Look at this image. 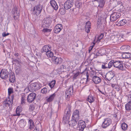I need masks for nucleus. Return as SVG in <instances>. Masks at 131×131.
I'll list each match as a JSON object with an SVG mask.
<instances>
[{"instance_id":"obj_24","label":"nucleus","mask_w":131,"mask_h":131,"mask_svg":"<svg viewBox=\"0 0 131 131\" xmlns=\"http://www.w3.org/2000/svg\"><path fill=\"white\" fill-rule=\"evenodd\" d=\"M26 124V122L23 119H21L19 122V125L21 128H24Z\"/></svg>"},{"instance_id":"obj_47","label":"nucleus","mask_w":131,"mask_h":131,"mask_svg":"<svg viewBox=\"0 0 131 131\" xmlns=\"http://www.w3.org/2000/svg\"><path fill=\"white\" fill-rule=\"evenodd\" d=\"M75 4V5L76 7L77 8H80L81 7L82 3L81 2H79L77 5H76Z\"/></svg>"},{"instance_id":"obj_11","label":"nucleus","mask_w":131,"mask_h":131,"mask_svg":"<svg viewBox=\"0 0 131 131\" xmlns=\"http://www.w3.org/2000/svg\"><path fill=\"white\" fill-rule=\"evenodd\" d=\"M13 17L15 19H17L19 18L20 12L19 9L17 8H15L13 10Z\"/></svg>"},{"instance_id":"obj_8","label":"nucleus","mask_w":131,"mask_h":131,"mask_svg":"<svg viewBox=\"0 0 131 131\" xmlns=\"http://www.w3.org/2000/svg\"><path fill=\"white\" fill-rule=\"evenodd\" d=\"M121 15L119 13L116 12L113 13L111 15L110 20L111 21H115L119 18Z\"/></svg>"},{"instance_id":"obj_61","label":"nucleus","mask_w":131,"mask_h":131,"mask_svg":"<svg viewBox=\"0 0 131 131\" xmlns=\"http://www.w3.org/2000/svg\"><path fill=\"white\" fill-rule=\"evenodd\" d=\"M91 49H90L89 50V52L91 51V50H92V49L93 48V47H91Z\"/></svg>"},{"instance_id":"obj_49","label":"nucleus","mask_w":131,"mask_h":131,"mask_svg":"<svg viewBox=\"0 0 131 131\" xmlns=\"http://www.w3.org/2000/svg\"><path fill=\"white\" fill-rule=\"evenodd\" d=\"M21 71V69L19 67L17 68L15 70V72L17 74H18L20 73Z\"/></svg>"},{"instance_id":"obj_40","label":"nucleus","mask_w":131,"mask_h":131,"mask_svg":"<svg viewBox=\"0 0 131 131\" xmlns=\"http://www.w3.org/2000/svg\"><path fill=\"white\" fill-rule=\"evenodd\" d=\"M14 89L12 88H9L8 89V92L9 95L13 93Z\"/></svg>"},{"instance_id":"obj_28","label":"nucleus","mask_w":131,"mask_h":131,"mask_svg":"<svg viewBox=\"0 0 131 131\" xmlns=\"http://www.w3.org/2000/svg\"><path fill=\"white\" fill-rule=\"evenodd\" d=\"M22 111V108L20 106H18L16 109V112L17 115L19 116L20 113Z\"/></svg>"},{"instance_id":"obj_41","label":"nucleus","mask_w":131,"mask_h":131,"mask_svg":"<svg viewBox=\"0 0 131 131\" xmlns=\"http://www.w3.org/2000/svg\"><path fill=\"white\" fill-rule=\"evenodd\" d=\"M102 68L103 69H105L108 68V63H105L102 65Z\"/></svg>"},{"instance_id":"obj_63","label":"nucleus","mask_w":131,"mask_h":131,"mask_svg":"<svg viewBox=\"0 0 131 131\" xmlns=\"http://www.w3.org/2000/svg\"><path fill=\"white\" fill-rule=\"evenodd\" d=\"M14 61H17V60L15 59V60H14Z\"/></svg>"},{"instance_id":"obj_1","label":"nucleus","mask_w":131,"mask_h":131,"mask_svg":"<svg viewBox=\"0 0 131 131\" xmlns=\"http://www.w3.org/2000/svg\"><path fill=\"white\" fill-rule=\"evenodd\" d=\"M41 85L39 83L35 82L30 84L28 86V89L30 92H34L41 88Z\"/></svg>"},{"instance_id":"obj_36","label":"nucleus","mask_w":131,"mask_h":131,"mask_svg":"<svg viewBox=\"0 0 131 131\" xmlns=\"http://www.w3.org/2000/svg\"><path fill=\"white\" fill-rule=\"evenodd\" d=\"M56 83V81L55 80H53L51 82L49 83V85L50 87L52 88H53L54 85Z\"/></svg>"},{"instance_id":"obj_30","label":"nucleus","mask_w":131,"mask_h":131,"mask_svg":"<svg viewBox=\"0 0 131 131\" xmlns=\"http://www.w3.org/2000/svg\"><path fill=\"white\" fill-rule=\"evenodd\" d=\"M87 100L90 103H92L94 101V98L92 95H90L89 96Z\"/></svg>"},{"instance_id":"obj_50","label":"nucleus","mask_w":131,"mask_h":131,"mask_svg":"<svg viewBox=\"0 0 131 131\" xmlns=\"http://www.w3.org/2000/svg\"><path fill=\"white\" fill-rule=\"evenodd\" d=\"M9 34L8 33H7L6 34L5 32L3 33L2 34V35L3 37H5L6 36L8 35Z\"/></svg>"},{"instance_id":"obj_3","label":"nucleus","mask_w":131,"mask_h":131,"mask_svg":"<svg viewBox=\"0 0 131 131\" xmlns=\"http://www.w3.org/2000/svg\"><path fill=\"white\" fill-rule=\"evenodd\" d=\"M74 4L73 0H68L65 2L64 4V8L66 10H68L72 8Z\"/></svg>"},{"instance_id":"obj_15","label":"nucleus","mask_w":131,"mask_h":131,"mask_svg":"<svg viewBox=\"0 0 131 131\" xmlns=\"http://www.w3.org/2000/svg\"><path fill=\"white\" fill-rule=\"evenodd\" d=\"M52 60L54 63L57 64L61 63L62 62V59L57 58L55 56L52 57Z\"/></svg>"},{"instance_id":"obj_23","label":"nucleus","mask_w":131,"mask_h":131,"mask_svg":"<svg viewBox=\"0 0 131 131\" xmlns=\"http://www.w3.org/2000/svg\"><path fill=\"white\" fill-rule=\"evenodd\" d=\"M126 23V20L124 19L120 21L118 23L116 24V25L118 26H123L125 25Z\"/></svg>"},{"instance_id":"obj_55","label":"nucleus","mask_w":131,"mask_h":131,"mask_svg":"<svg viewBox=\"0 0 131 131\" xmlns=\"http://www.w3.org/2000/svg\"><path fill=\"white\" fill-rule=\"evenodd\" d=\"M85 80L86 81V79L85 78L84 79V78H83V79H82L81 80V81H80V82H82V83H83L84 82H83V81H84V80Z\"/></svg>"},{"instance_id":"obj_31","label":"nucleus","mask_w":131,"mask_h":131,"mask_svg":"<svg viewBox=\"0 0 131 131\" xmlns=\"http://www.w3.org/2000/svg\"><path fill=\"white\" fill-rule=\"evenodd\" d=\"M72 95L70 94V93L68 92L67 91L65 92V96L66 97V99L68 100L69 101V98Z\"/></svg>"},{"instance_id":"obj_29","label":"nucleus","mask_w":131,"mask_h":131,"mask_svg":"<svg viewBox=\"0 0 131 131\" xmlns=\"http://www.w3.org/2000/svg\"><path fill=\"white\" fill-rule=\"evenodd\" d=\"M53 53L51 51V50H49L46 53V54L47 56L49 58L52 57L53 56Z\"/></svg>"},{"instance_id":"obj_7","label":"nucleus","mask_w":131,"mask_h":131,"mask_svg":"<svg viewBox=\"0 0 131 131\" xmlns=\"http://www.w3.org/2000/svg\"><path fill=\"white\" fill-rule=\"evenodd\" d=\"M114 67L121 70L124 69L123 62L120 61H114Z\"/></svg>"},{"instance_id":"obj_12","label":"nucleus","mask_w":131,"mask_h":131,"mask_svg":"<svg viewBox=\"0 0 131 131\" xmlns=\"http://www.w3.org/2000/svg\"><path fill=\"white\" fill-rule=\"evenodd\" d=\"M62 28V25L61 24H57L54 28V32L55 33H58L61 31Z\"/></svg>"},{"instance_id":"obj_42","label":"nucleus","mask_w":131,"mask_h":131,"mask_svg":"<svg viewBox=\"0 0 131 131\" xmlns=\"http://www.w3.org/2000/svg\"><path fill=\"white\" fill-rule=\"evenodd\" d=\"M71 109L69 107H67L65 111V113L68 115L70 114Z\"/></svg>"},{"instance_id":"obj_17","label":"nucleus","mask_w":131,"mask_h":131,"mask_svg":"<svg viewBox=\"0 0 131 131\" xmlns=\"http://www.w3.org/2000/svg\"><path fill=\"white\" fill-rule=\"evenodd\" d=\"M114 76L113 72L111 71L108 72L105 75V78L107 80L110 81L114 77Z\"/></svg>"},{"instance_id":"obj_56","label":"nucleus","mask_w":131,"mask_h":131,"mask_svg":"<svg viewBox=\"0 0 131 131\" xmlns=\"http://www.w3.org/2000/svg\"><path fill=\"white\" fill-rule=\"evenodd\" d=\"M61 68H62L63 69H64L66 68V67L65 66H64V65H62L61 67Z\"/></svg>"},{"instance_id":"obj_46","label":"nucleus","mask_w":131,"mask_h":131,"mask_svg":"<svg viewBox=\"0 0 131 131\" xmlns=\"http://www.w3.org/2000/svg\"><path fill=\"white\" fill-rule=\"evenodd\" d=\"M126 58H131V54L129 52H125Z\"/></svg>"},{"instance_id":"obj_39","label":"nucleus","mask_w":131,"mask_h":131,"mask_svg":"<svg viewBox=\"0 0 131 131\" xmlns=\"http://www.w3.org/2000/svg\"><path fill=\"white\" fill-rule=\"evenodd\" d=\"M35 108L34 106L33 105H30L29 108V111L30 112H33Z\"/></svg>"},{"instance_id":"obj_60","label":"nucleus","mask_w":131,"mask_h":131,"mask_svg":"<svg viewBox=\"0 0 131 131\" xmlns=\"http://www.w3.org/2000/svg\"><path fill=\"white\" fill-rule=\"evenodd\" d=\"M115 86V84H112L111 86L112 87V88H114Z\"/></svg>"},{"instance_id":"obj_25","label":"nucleus","mask_w":131,"mask_h":131,"mask_svg":"<svg viewBox=\"0 0 131 131\" xmlns=\"http://www.w3.org/2000/svg\"><path fill=\"white\" fill-rule=\"evenodd\" d=\"M12 100L10 101L9 100L8 101L7 100L6 101H4V102L3 105L4 106H10V105H12Z\"/></svg>"},{"instance_id":"obj_51","label":"nucleus","mask_w":131,"mask_h":131,"mask_svg":"<svg viewBox=\"0 0 131 131\" xmlns=\"http://www.w3.org/2000/svg\"><path fill=\"white\" fill-rule=\"evenodd\" d=\"M128 63H126L124 64L125 67L126 68H127V67L128 68L130 66L129 65H128Z\"/></svg>"},{"instance_id":"obj_38","label":"nucleus","mask_w":131,"mask_h":131,"mask_svg":"<svg viewBox=\"0 0 131 131\" xmlns=\"http://www.w3.org/2000/svg\"><path fill=\"white\" fill-rule=\"evenodd\" d=\"M104 35V34L102 33L101 34L99 37L98 38L96 42L98 43L100 41V40L103 38Z\"/></svg>"},{"instance_id":"obj_57","label":"nucleus","mask_w":131,"mask_h":131,"mask_svg":"<svg viewBox=\"0 0 131 131\" xmlns=\"http://www.w3.org/2000/svg\"><path fill=\"white\" fill-rule=\"evenodd\" d=\"M65 118H67L66 120H67L69 118V117L68 116L66 117V116L64 117L63 118H64V120L65 119Z\"/></svg>"},{"instance_id":"obj_43","label":"nucleus","mask_w":131,"mask_h":131,"mask_svg":"<svg viewBox=\"0 0 131 131\" xmlns=\"http://www.w3.org/2000/svg\"><path fill=\"white\" fill-rule=\"evenodd\" d=\"M47 89L46 88H45L41 90V92L42 94H44L46 93L47 92Z\"/></svg>"},{"instance_id":"obj_35","label":"nucleus","mask_w":131,"mask_h":131,"mask_svg":"<svg viewBox=\"0 0 131 131\" xmlns=\"http://www.w3.org/2000/svg\"><path fill=\"white\" fill-rule=\"evenodd\" d=\"M114 61L113 60L111 61L108 63V68H111L113 65L114 66Z\"/></svg>"},{"instance_id":"obj_64","label":"nucleus","mask_w":131,"mask_h":131,"mask_svg":"<svg viewBox=\"0 0 131 131\" xmlns=\"http://www.w3.org/2000/svg\"><path fill=\"white\" fill-rule=\"evenodd\" d=\"M112 38H114V39H115V36H112Z\"/></svg>"},{"instance_id":"obj_53","label":"nucleus","mask_w":131,"mask_h":131,"mask_svg":"<svg viewBox=\"0 0 131 131\" xmlns=\"http://www.w3.org/2000/svg\"><path fill=\"white\" fill-rule=\"evenodd\" d=\"M126 53L125 52L122 55V56L123 58H126Z\"/></svg>"},{"instance_id":"obj_54","label":"nucleus","mask_w":131,"mask_h":131,"mask_svg":"<svg viewBox=\"0 0 131 131\" xmlns=\"http://www.w3.org/2000/svg\"><path fill=\"white\" fill-rule=\"evenodd\" d=\"M14 55L16 57H18L19 55V54L18 53H15L14 54Z\"/></svg>"},{"instance_id":"obj_59","label":"nucleus","mask_w":131,"mask_h":131,"mask_svg":"<svg viewBox=\"0 0 131 131\" xmlns=\"http://www.w3.org/2000/svg\"><path fill=\"white\" fill-rule=\"evenodd\" d=\"M130 48L131 47H130L129 46H127L126 47V48L127 49H128V50L130 49Z\"/></svg>"},{"instance_id":"obj_19","label":"nucleus","mask_w":131,"mask_h":131,"mask_svg":"<svg viewBox=\"0 0 131 131\" xmlns=\"http://www.w3.org/2000/svg\"><path fill=\"white\" fill-rule=\"evenodd\" d=\"M50 3L51 6L55 10H57L58 9V6L54 0H51Z\"/></svg>"},{"instance_id":"obj_58","label":"nucleus","mask_w":131,"mask_h":131,"mask_svg":"<svg viewBox=\"0 0 131 131\" xmlns=\"http://www.w3.org/2000/svg\"><path fill=\"white\" fill-rule=\"evenodd\" d=\"M60 11H61V12L64 11L63 12H64L65 11V10L63 8H61V9H60Z\"/></svg>"},{"instance_id":"obj_6","label":"nucleus","mask_w":131,"mask_h":131,"mask_svg":"<svg viewBox=\"0 0 131 131\" xmlns=\"http://www.w3.org/2000/svg\"><path fill=\"white\" fill-rule=\"evenodd\" d=\"M78 126L77 128L79 131H83L84 129L86 127V124L85 122L83 121H79L78 123Z\"/></svg>"},{"instance_id":"obj_4","label":"nucleus","mask_w":131,"mask_h":131,"mask_svg":"<svg viewBox=\"0 0 131 131\" xmlns=\"http://www.w3.org/2000/svg\"><path fill=\"white\" fill-rule=\"evenodd\" d=\"M42 8V5L40 4L37 5L34 8L33 11V14L37 15H39L41 13Z\"/></svg>"},{"instance_id":"obj_52","label":"nucleus","mask_w":131,"mask_h":131,"mask_svg":"<svg viewBox=\"0 0 131 131\" xmlns=\"http://www.w3.org/2000/svg\"><path fill=\"white\" fill-rule=\"evenodd\" d=\"M88 72H87L86 74V82L87 83V82L89 81V75L88 74H87Z\"/></svg>"},{"instance_id":"obj_34","label":"nucleus","mask_w":131,"mask_h":131,"mask_svg":"<svg viewBox=\"0 0 131 131\" xmlns=\"http://www.w3.org/2000/svg\"><path fill=\"white\" fill-rule=\"evenodd\" d=\"M127 125L125 123H123L121 125V127L123 130H125L127 129Z\"/></svg>"},{"instance_id":"obj_32","label":"nucleus","mask_w":131,"mask_h":131,"mask_svg":"<svg viewBox=\"0 0 131 131\" xmlns=\"http://www.w3.org/2000/svg\"><path fill=\"white\" fill-rule=\"evenodd\" d=\"M66 91L68 93H70V94L72 95L73 91V85L71 86L70 88Z\"/></svg>"},{"instance_id":"obj_44","label":"nucleus","mask_w":131,"mask_h":131,"mask_svg":"<svg viewBox=\"0 0 131 131\" xmlns=\"http://www.w3.org/2000/svg\"><path fill=\"white\" fill-rule=\"evenodd\" d=\"M46 28V29H43L42 30V32H48L50 31L51 30L50 29H47V28Z\"/></svg>"},{"instance_id":"obj_5","label":"nucleus","mask_w":131,"mask_h":131,"mask_svg":"<svg viewBox=\"0 0 131 131\" xmlns=\"http://www.w3.org/2000/svg\"><path fill=\"white\" fill-rule=\"evenodd\" d=\"M8 73L7 69H3L0 72V77L3 79L6 80L8 78Z\"/></svg>"},{"instance_id":"obj_2","label":"nucleus","mask_w":131,"mask_h":131,"mask_svg":"<svg viewBox=\"0 0 131 131\" xmlns=\"http://www.w3.org/2000/svg\"><path fill=\"white\" fill-rule=\"evenodd\" d=\"M52 20L51 17H47L43 20L42 26L44 28H48L50 26Z\"/></svg>"},{"instance_id":"obj_33","label":"nucleus","mask_w":131,"mask_h":131,"mask_svg":"<svg viewBox=\"0 0 131 131\" xmlns=\"http://www.w3.org/2000/svg\"><path fill=\"white\" fill-rule=\"evenodd\" d=\"M21 103L22 104H24L25 103V101L26 100V99L25 98V94H22L21 95Z\"/></svg>"},{"instance_id":"obj_20","label":"nucleus","mask_w":131,"mask_h":131,"mask_svg":"<svg viewBox=\"0 0 131 131\" xmlns=\"http://www.w3.org/2000/svg\"><path fill=\"white\" fill-rule=\"evenodd\" d=\"M51 46L50 45H45L42 48V52H46L48 51L49 50H51Z\"/></svg>"},{"instance_id":"obj_62","label":"nucleus","mask_w":131,"mask_h":131,"mask_svg":"<svg viewBox=\"0 0 131 131\" xmlns=\"http://www.w3.org/2000/svg\"><path fill=\"white\" fill-rule=\"evenodd\" d=\"M130 32H127L126 34H130Z\"/></svg>"},{"instance_id":"obj_45","label":"nucleus","mask_w":131,"mask_h":131,"mask_svg":"<svg viewBox=\"0 0 131 131\" xmlns=\"http://www.w3.org/2000/svg\"><path fill=\"white\" fill-rule=\"evenodd\" d=\"M80 73L79 72H78L77 73H75L73 77L74 79H75L77 78V77L79 75Z\"/></svg>"},{"instance_id":"obj_27","label":"nucleus","mask_w":131,"mask_h":131,"mask_svg":"<svg viewBox=\"0 0 131 131\" xmlns=\"http://www.w3.org/2000/svg\"><path fill=\"white\" fill-rule=\"evenodd\" d=\"M56 95V94L54 93L51 95L47 99L48 102H50L53 101Z\"/></svg>"},{"instance_id":"obj_37","label":"nucleus","mask_w":131,"mask_h":131,"mask_svg":"<svg viewBox=\"0 0 131 131\" xmlns=\"http://www.w3.org/2000/svg\"><path fill=\"white\" fill-rule=\"evenodd\" d=\"M105 4L104 0H100L99 4V6L103 7Z\"/></svg>"},{"instance_id":"obj_13","label":"nucleus","mask_w":131,"mask_h":131,"mask_svg":"<svg viewBox=\"0 0 131 131\" xmlns=\"http://www.w3.org/2000/svg\"><path fill=\"white\" fill-rule=\"evenodd\" d=\"M9 81L10 82L14 83L15 81V77L14 73L12 71L8 73Z\"/></svg>"},{"instance_id":"obj_10","label":"nucleus","mask_w":131,"mask_h":131,"mask_svg":"<svg viewBox=\"0 0 131 131\" xmlns=\"http://www.w3.org/2000/svg\"><path fill=\"white\" fill-rule=\"evenodd\" d=\"M36 95V94L35 93L32 92L30 93L27 97V102L30 103H32L35 99Z\"/></svg>"},{"instance_id":"obj_16","label":"nucleus","mask_w":131,"mask_h":131,"mask_svg":"<svg viewBox=\"0 0 131 131\" xmlns=\"http://www.w3.org/2000/svg\"><path fill=\"white\" fill-rule=\"evenodd\" d=\"M78 120L72 118L71 121L69 122L68 124L70 126L73 127L74 128H75L76 127L77 122Z\"/></svg>"},{"instance_id":"obj_21","label":"nucleus","mask_w":131,"mask_h":131,"mask_svg":"<svg viewBox=\"0 0 131 131\" xmlns=\"http://www.w3.org/2000/svg\"><path fill=\"white\" fill-rule=\"evenodd\" d=\"M86 25L85 27V30L87 33H89L90 31V29L91 28V25H90V21H88L85 23Z\"/></svg>"},{"instance_id":"obj_26","label":"nucleus","mask_w":131,"mask_h":131,"mask_svg":"<svg viewBox=\"0 0 131 131\" xmlns=\"http://www.w3.org/2000/svg\"><path fill=\"white\" fill-rule=\"evenodd\" d=\"M29 124V128L30 129H32L34 126V123L32 120L30 119L28 121Z\"/></svg>"},{"instance_id":"obj_14","label":"nucleus","mask_w":131,"mask_h":131,"mask_svg":"<svg viewBox=\"0 0 131 131\" xmlns=\"http://www.w3.org/2000/svg\"><path fill=\"white\" fill-rule=\"evenodd\" d=\"M72 118L79 120V112L78 110H75L73 113Z\"/></svg>"},{"instance_id":"obj_22","label":"nucleus","mask_w":131,"mask_h":131,"mask_svg":"<svg viewBox=\"0 0 131 131\" xmlns=\"http://www.w3.org/2000/svg\"><path fill=\"white\" fill-rule=\"evenodd\" d=\"M130 99L128 102L125 105V107L126 110L127 111L131 110V97H130Z\"/></svg>"},{"instance_id":"obj_9","label":"nucleus","mask_w":131,"mask_h":131,"mask_svg":"<svg viewBox=\"0 0 131 131\" xmlns=\"http://www.w3.org/2000/svg\"><path fill=\"white\" fill-rule=\"evenodd\" d=\"M111 119L109 118H107L104 119L102 125V127L105 128L108 126L112 123Z\"/></svg>"},{"instance_id":"obj_18","label":"nucleus","mask_w":131,"mask_h":131,"mask_svg":"<svg viewBox=\"0 0 131 131\" xmlns=\"http://www.w3.org/2000/svg\"><path fill=\"white\" fill-rule=\"evenodd\" d=\"M92 80L94 83L98 84L100 83L101 81V78L96 76H94L92 78Z\"/></svg>"},{"instance_id":"obj_48","label":"nucleus","mask_w":131,"mask_h":131,"mask_svg":"<svg viewBox=\"0 0 131 131\" xmlns=\"http://www.w3.org/2000/svg\"><path fill=\"white\" fill-rule=\"evenodd\" d=\"M101 51L100 50L98 51L96 53L95 55L96 56H102V54L101 53Z\"/></svg>"}]
</instances>
